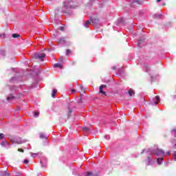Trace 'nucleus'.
<instances>
[{
    "instance_id": "1",
    "label": "nucleus",
    "mask_w": 176,
    "mask_h": 176,
    "mask_svg": "<svg viewBox=\"0 0 176 176\" xmlns=\"http://www.w3.org/2000/svg\"><path fill=\"white\" fill-rule=\"evenodd\" d=\"M150 152L151 153H154L155 155V156H158L160 157H158L157 159V163L158 164H162V163H163V160H164V151L159 148H157L153 150H150Z\"/></svg>"
},
{
    "instance_id": "2",
    "label": "nucleus",
    "mask_w": 176,
    "mask_h": 176,
    "mask_svg": "<svg viewBox=\"0 0 176 176\" xmlns=\"http://www.w3.org/2000/svg\"><path fill=\"white\" fill-rule=\"evenodd\" d=\"M71 3H74V0H66L64 1L63 7V13H66L67 10L69 9H74L75 5Z\"/></svg>"
},
{
    "instance_id": "3",
    "label": "nucleus",
    "mask_w": 176,
    "mask_h": 176,
    "mask_svg": "<svg viewBox=\"0 0 176 176\" xmlns=\"http://www.w3.org/2000/svg\"><path fill=\"white\" fill-rule=\"evenodd\" d=\"M34 57L36 59H38V60H41V61H43V58H45V57H46V55L43 53H42V54L36 53V54H34Z\"/></svg>"
},
{
    "instance_id": "4",
    "label": "nucleus",
    "mask_w": 176,
    "mask_h": 176,
    "mask_svg": "<svg viewBox=\"0 0 176 176\" xmlns=\"http://www.w3.org/2000/svg\"><path fill=\"white\" fill-rule=\"evenodd\" d=\"M12 144H23L24 142V140H21V138H14L12 140Z\"/></svg>"
},
{
    "instance_id": "5",
    "label": "nucleus",
    "mask_w": 176,
    "mask_h": 176,
    "mask_svg": "<svg viewBox=\"0 0 176 176\" xmlns=\"http://www.w3.org/2000/svg\"><path fill=\"white\" fill-rule=\"evenodd\" d=\"M104 87H107V85H101L99 88V93H101L102 94H103L104 96H107V92L104 91L102 90V89H104Z\"/></svg>"
},
{
    "instance_id": "6",
    "label": "nucleus",
    "mask_w": 176,
    "mask_h": 176,
    "mask_svg": "<svg viewBox=\"0 0 176 176\" xmlns=\"http://www.w3.org/2000/svg\"><path fill=\"white\" fill-rule=\"evenodd\" d=\"M145 45V41L144 40H139L138 43V47H142V46Z\"/></svg>"
},
{
    "instance_id": "7",
    "label": "nucleus",
    "mask_w": 176,
    "mask_h": 176,
    "mask_svg": "<svg viewBox=\"0 0 176 176\" xmlns=\"http://www.w3.org/2000/svg\"><path fill=\"white\" fill-rule=\"evenodd\" d=\"M85 176H98V174L92 172H86L84 173Z\"/></svg>"
},
{
    "instance_id": "8",
    "label": "nucleus",
    "mask_w": 176,
    "mask_h": 176,
    "mask_svg": "<svg viewBox=\"0 0 176 176\" xmlns=\"http://www.w3.org/2000/svg\"><path fill=\"white\" fill-rule=\"evenodd\" d=\"M1 146H5L6 148H10V144L8 142H3L1 143Z\"/></svg>"
},
{
    "instance_id": "9",
    "label": "nucleus",
    "mask_w": 176,
    "mask_h": 176,
    "mask_svg": "<svg viewBox=\"0 0 176 176\" xmlns=\"http://www.w3.org/2000/svg\"><path fill=\"white\" fill-rule=\"evenodd\" d=\"M155 101H154V103L157 105V104H159V101H160V96H155Z\"/></svg>"
},
{
    "instance_id": "10",
    "label": "nucleus",
    "mask_w": 176,
    "mask_h": 176,
    "mask_svg": "<svg viewBox=\"0 0 176 176\" xmlns=\"http://www.w3.org/2000/svg\"><path fill=\"white\" fill-rule=\"evenodd\" d=\"M91 22L90 21H87L85 23H84V27H85V28H89V25H90Z\"/></svg>"
},
{
    "instance_id": "11",
    "label": "nucleus",
    "mask_w": 176,
    "mask_h": 176,
    "mask_svg": "<svg viewBox=\"0 0 176 176\" xmlns=\"http://www.w3.org/2000/svg\"><path fill=\"white\" fill-rule=\"evenodd\" d=\"M91 21L92 24H98L99 23V21L98 19H94Z\"/></svg>"
},
{
    "instance_id": "12",
    "label": "nucleus",
    "mask_w": 176,
    "mask_h": 176,
    "mask_svg": "<svg viewBox=\"0 0 176 176\" xmlns=\"http://www.w3.org/2000/svg\"><path fill=\"white\" fill-rule=\"evenodd\" d=\"M147 160H148V166L152 164V163H153V161L152 160V159L150 157H147Z\"/></svg>"
},
{
    "instance_id": "13",
    "label": "nucleus",
    "mask_w": 176,
    "mask_h": 176,
    "mask_svg": "<svg viewBox=\"0 0 176 176\" xmlns=\"http://www.w3.org/2000/svg\"><path fill=\"white\" fill-rule=\"evenodd\" d=\"M56 93H57V89H54L52 90V97H53V98H54L56 97Z\"/></svg>"
},
{
    "instance_id": "14",
    "label": "nucleus",
    "mask_w": 176,
    "mask_h": 176,
    "mask_svg": "<svg viewBox=\"0 0 176 176\" xmlns=\"http://www.w3.org/2000/svg\"><path fill=\"white\" fill-rule=\"evenodd\" d=\"M54 68H62L63 66L60 63H55L54 65Z\"/></svg>"
},
{
    "instance_id": "15",
    "label": "nucleus",
    "mask_w": 176,
    "mask_h": 176,
    "mask_svg": "<svg viewBox=\"0 0 176 176\" xmlns=\"http://www.w3.org/2000/svg\"><path fill=\"white\" fill-rule=\"evenodd\" d=\"M128 93H129V96H134V94H135L134 91L133 89H130L129 90Z\"/></svg>"
},
{
    "instance_id": "16",
    "label": "nucleus",
    "mask_w": 176,
    "mask_h": 176,
    "mask_svg": "<svg viewBox=\"0 0 176 176\" xmlns=\"http://www.w3.org/2000/svg\"><path fill=\"white\" fill-rule=\"evenodd\" d=\"M40 138H45V140H48V137L47 136H45L44 133H40Z\"/></svg>"
},
{
    "instance_id": "17",
    "label": "nucleus",
    "mask_w": 176,
    "mask_h": 176,
    "mask_svg": "<svg viewBox=\"0 0 176 176\" xmlns=\"http://www.w3.org/2000/svg\"><path fill=\"white\" fill-rule=\"evenodd\" d=\"M133 3H138V5H141V3H142V1H141L140 0H133Z\"/></svg>"
},
{
    "instance_id": "18",
    "label": "nucleus",
    "mask_w": 176,
    "mask_h": 176,
    "mask_svg": "<svg viewBox=\"0 0 176 176\" xmlns=\"http://www.w3.org/2000/svg\"><path fill=\"white\" fill-rule=\"evenodd\" d=\"M89 127L85 126V127L82 128L83 133H87V131H89Z\"/></svg>"
},
{
    "instance_id": "19",
    "label": "nucleus",
    "mask_w": 176,
    "mask_h": 176,
    "mask_svg": "<svg viewBox=\"0 0 176 176\" xmlns=\"http://www.w3.org/2000/svg\"><path fill=\"white\" fill-rule=\"evenodd\" d=\"M58 42L59 43H65V39L64 38H60Z\"/></svg>"
},
{
    "instance_id": "20",
    "label": "nucleus",
    "mask_w": 176,
    "mask_h": 176,
    "mask_svg": "<svg viewBox=\"0 0 176 176\" xmlns=\"http://www.w3.org/2000/svg\"><path fill=\"white\" fill-rule=\"evenodd\" d=\"M41 164L42 167H46V164H47L46 160H45L44 162L43 161H41Z\"/></svg>"
},
{
    "instance_id": "21",
    "label": "nucleus",
    "mask_w": 176,
    "mask_h": 176,
    "mask_svg": "<svg viewBox=\"0 0 176 176\" xmlns=\"http://www.w3.org/2000/svg\"><path fill=\"white\" fill-rule=\"evenodd\" d=\"M13 98H14V96H13V95H10V96L7 98V100H8V101H10V100H13Z\"/></svg>"
},
{
    "instance_id": "22",
    "label": "nucleus",
    "mask_w": 176,
    "mask_h": 176,
    "mask_svg": "<svg viewBox=\"0 0 176 176\" xmlns=\"http://www.w3.org/2000/svg\"><path fill=\"white\" fill-rule=\"evenodd\" d=\"M12 38H20V34H13Z\"/></svg>"
},
{
    "instance_id": "23",
    "label": "nucleus",
    "mask_w": 176,
    "mask_h": 176,
    "mask_svg": "<svg viewBox=\"0 0 176 176\" xmlns=\"http://www.w3.org/2000/svg\"><path fill=\"white\" fill-rule=\"evenodd\" d=\"M144 68H145V69H146V72H149V71H150L149 66L145 65V66H144Z\"/></svg>"
},
{
    "instance_id": "24",
    "label": "nucleus",
    "mask_w": 176,
    "mask_h": 176,
    "mask_svg": "<svg viewBox=\"0 0 176 176\" xmlns=\"http://www.w3.org/2000/svg\"><path fill=\"white\" fill-rule=\"evenodd\" d=\"M172 135H174V137H176V129H173Z\"/></svg>"
},
{
    "instance_id": "25",
    "label": "nucleus",
    "mask_w": 176,
    "mask_h": 176,
    "mask_svg": "<svg viewBox=\"0 0 176 176\" xmlns=\"http://www.w3.org/2000/svg\"><path fill=\"white\" fill-rule=\"evenodd\" d=\"M34 118H38V116H39V112L36 111V112L34 113Z\"/></svg>"
},
{
    "instance_id": "26",
    "label": "nucleus",
    "mask_w": 176,
    "mask_h": 176,
    "mask_svg": "<svg viewBox=\"0 0 176 176\" xmlns=\"http://www.w3.org/2000/svg\"><path fill=\"white\" fill-rule=\"evenodd\" d=\"M5 138V135L3 133H0V140H3Z\"/></svg>"
},
{
    "instance_id": "27",
    "label": "nucleus",
    "mask_w": 176,
    "mask_h": 176,
    "mask_svg": "<svg viewBox=\"0 0 176 176\" xmlns=\"http://www.w3.org/2000/svg\"><path fill=\"white\" fill-rule=\"evenodd\" d=\"M39 155L38 153H32V157H36Z\"/></svg>"
},
{
    "instance_id": "28",
    "label": "nucleus",
    "mask_w": 176,
    "mask_h": 176,
    "mask_svg": "<svg viewBox=\"0 0 176 176\" xmlns=\"http://www.w3.org/2000/svg\"><path fill=\"white\" fill-rule=\"evenodd\" d=\"M69 53H71V50H66V56H69Z\"/></svg>"
},
{
    "instance_id": "29",
    "label": "nucleus",
    "mask_w": 176,
    "mask_h": 176,
    "mask_svg": "<svg viewBox=\"0 0 176 176\" xmlns=\"http://www.w3.org/2000/svg\"><path fill=\"white\" fill-rule=\"evenodd\" d=\"M29 162H30V161H28V160H25L23 161L24 164H28Z\"/></svg>"
},
{
    "instance_id": "30",
    "label": "nucleus",
    "mask_w": 176,
    "mask_h": 176,
    "mask_svg": "<svg viewBox=\"0 0 176 176\" xmlns=\"http://www.w3.org/2000/svg\"><path fill=\"white\" fill-rule=\"evenodd\" d=\"M123 21H124V18H120L119 20V23H123Z\"/></svg>"
},
{
    "instance_id": "31",
    "label": "nucleus",
    "mask_w": 176,
    "mask_h": 176,
    "mask_svg": "<svg viewBox=\"0 0 176 176\" xmlns=\"http://www.w3.org/2000/svg\"><path fill=\"white\" fill-rule=\"evenodd\" d=\"M173 159H174V160L176 161V151H175L173 153Z\"/></svg>"
},
{
    "instance_id": "32",
    "label": "nucleus",
    "mask_w": 176,
    "mask_h": 176,
    "mask_svg": "<svg viewBox=\"0 0 176 176\" xmlns=\"http://www.w3.org/2000/svg\"><path fill=\"white\" fill-rule=\"evenodd\" d=\"M104 138L106 140H109V135H104Z\"/></svg>"
},
{
    "instance_id": "33",
    "label": "nucleus",
    "mask_w": 176,
    "mask_h": 176,
    "mask_svg": "<svg viewBox=\"0 0 176 176\" xmlns=\"http://www.w3.org/2000/svg\"><path fill=\"white\" fill-rule=\"evenodd\" d=\"M59 30H60V31H63V30H64V27L60 26V27L59 28Z\"/></svg>"
},
{
    "instance_id": "34",
    "label": "nucleus",
    "mask_w": 176,
    "mask_h": 176,
    "mask_svg": "<svg viewBox=\"0 0 176 176\" xmlns=\"http://www.w3.org/2000/svg\"><path fill=\"white\" fill-rule=\"evenodd\" d=\"M18 151L19 152H24V150L23 148H19Z\"/></svg>"
},
{
    "instance_id": "35",
    "label": "nucleus",
    "mask_w": 176,
    "mask_h": 176,
    "mask_svg": "<svg viewBox=\"0 0 176 176\" xmlns=\"http://www.w3.org/2000/svg\"><path fill=\"white\" fill-rule=\"evenodd\" d=\"M2 56H5V52H1Z\"/></svg>"
},
{
    "instance_id": "36",
    "label": "nucleus",
    "mask_w": 176,
    "mask_h": 176,
    "mask_svg": "<svg viewBox=\"0 0 176 176\" xmlns=\"http://www.w3.org/2000/svg\"><path fill=\"white\" fill-rule=\"evenodd\" d=\"M72 93H75V91H76L75 89H72Z\"/></svg>"
},
{
    "instance_id": "37",
    "label": "nucleus",
    "mask_w": 176,
    "mask_h": 176,
    "mask_svg": "<svg viewBox=\"0 0 176 176\" xmlns=\"http://www.w3.org/2000/svg\"><path fill=\"white\" fill-rule=\"evenodd\" d=\"M162 0H157V2H160Z\"/></svg>"
},
{
    "instance_id": "38",
    "label": "nucleus",
    "mask_w": 176,
    "mask_h": 176,
    "mask_svg": "<svg viewBox=\"0 0 176 176\" xmlns=\"http://www.w3.org/2000/svg\"><path fill=\"white\" fill-rule=\"evenodd\" d=\"M167 155H170V151L167 153Z\"/></svg>"
},
{
    "instance_id": "39",
    "label": "nucleus",
    "mask_w": 176,
    "mask_h": 176,
    "mask_svg": "<svg viewBox=\"0 0 176 176\" xmlns=\"http://www.w3.org/2000/svg\"><path fill=\"white\" fill-rule=\"evenodd\" d=\"M60 61H63V58H60Z\"/></svg>"
},
{
    "instance_id": "40",
    "label": "nucleus",
    "mask_w": 176,
    "mask_h": 176,
    "mask_svg": "<svg viewBox=\"0 0 176 176\" xmlns=\"http://www.w3.org/2000/svg\"><path fill=\"white\" fill-rule=\"evenodd\" d=\"M71 112H72V111H71V109H69V113H71Z\"/></svg>"
},
{
    "instance_id": "41",
    "label": "nucleus",
    "mask_w": 176,
    "mask_h": 176,
    "mask_svg": "<svg viewBox=\"0 0 176 176\" xmlns=\"http://www.w3.org/2000/svg\"><path fill=\"white\" fill-rule=\"evenodd\" d=\"M164 5H166V3H163V6H164Z\"/></svg>"
},
{
    "instance_id": "42",
    "label": "nucleus",
    "mask_w": 176,
    "mask_h": 176,
    "mask_svg": "<svg viewBox=\"0 0 176 176\" xmlns=\"http://www.w3.org/2000/svg\"><path fill=\"white\" fill-rule=\"evenodd\" d=\"M155 17H156V14H155Z\"/></svg>"
}]
</instances>
